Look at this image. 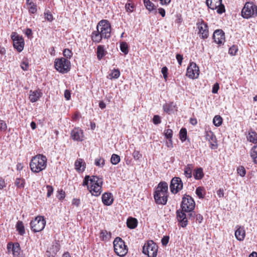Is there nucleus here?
Instances as JSON below:
<instances>
[{
  "label": "nucleus",
  "instance_id": "1",
  "mask_svg": "<svg viewBox=\"0 0 257 257\" xmlns=\"http://www.w3.org/2000/svg\"><path fill=\"white\" fill-rule=\"evenodd\" d=\"M103 181L101 178L96 176L86 175L83 182V186H87V189L92 196L98 197L102 191Z\"/></svg>",
  "mask_w": 257,
  "mask_h": 257
},
{
  "label": "nucleus",
  "instance_id": "2",
  "mask_svg": "<svg viewBox=\"0 0 257 257\" xmlns=\"http://www.w3.org/2000/svg\"><path fill=\"white\" fill-rule=\"evenodd\" d=\"M168 186L166 182H161L154 192V197L156 203L165 205L168 201Z\"/></svg>",
  "mask_w": 257,
  "mask_h": 257
},
{
  "label": "nucleus",
  "instance_id": "3",
  "mask_svg": "<svg viewBox=\"0 0 257 257\" xmlns=\"http://www.w3.org/2000/svg\"><path fill=\"white\" fill-rule=\"evenodd\" d=\"M47 165V159L42 154H38L32 158L30 167L32 172L38 173L44 170Z\"/></svg>",
  "mask_w": 257,
  "mask_h": 257
},
{
  "label": "nucleus",
  "instance_id": "4",
  "mask_svg": "<svg viewBox=\"0 0 257 257\" xmlns=\"http://www.w3.org/2000/svg\"><path fill=\"white\" fill-rule=\"evenodd\" d=\"M115 253L120 257L124 256L128 252V248L124 241L119 237H116L113 242Z\"/></svg>",
  "mask_w": 257,
  "mask_h": 257
},
{
  "label": "nucleus",
  "instance_id": "5",
  "mask_svg": "<svg viewBox=\"0 0 257 257\" xmlns=\"http://www.w3.org/2000/svg\"><path fill=\"white\" fill-rule=\"evenodd\" d=\"M257 16V6L253 2H246L241 11V16L244 19L254 18Z\"/></svg>",
  "mask_w": 257,
  "mask_h": 257
},
{
  "label": "nucleus",
  "instance_id": "6",
  "mask_svg": "<svg viewBox=\"0 0 257 257\" xmlns=\"http://www.w3.org/2000/svg\"><path fill=\"white\" fill-rule=\"evenodd\" d=\"M55 68L60 73L65 74L68 72L71 69L69 60L64 57L56 58L54 61Z\"/></svg>",
  "mask_w": 257,
  "mask_h": 257
},
{
  "label": "nucleus",
  "instance_id": "7",
  "mask_svg": "<svg viewBox=\"0 0 257 257\" xmlns=\"http://www.w3.org/2000/svg\"><path fill=\"white\" fill-rule=\"evenodd\" d=\"M96 29L99 30L103 39H108L110 37L111 31V25L106 20H102L98 23Z\"/></svg>",
  "mask_w": 257,
  "mask_h": 257
},
{
  "label": "nucleus",
  "instance_id": "8",
  "mask_svg": "<svg viewBox=\"0 0 257 257\" xmlns=\"http://www.w3.org/2000/svg\"><path fill=\"white\" fill-rule=\"evenodd\" d=\"M158 249L157 244L152 240H149L145 243L143 248V252L148 257H156Z\"/></svg>",
  "mask_w": 257,
  "mask_h": 257
},
{
  "label": "nucleus",
  "instance_id": "9",
  "mask_svg": "<svg viewBox=\"0 0 257 257\" xmlns=\"http://www.w3.org/2000/svg\"><path fill=\"white\" fill-rule=\"evenodd\" d=\"M195 203L193 198L190 195L185 194L181 204L182 210L185 212H190L194 210Z\"/></svg>",
  "mask_w": 257,
  "mask_h": 257
},
{
  "label": "nucleus",
  "instance_id": "10",
  "mask_svg": "<svg viewBox=\"0 0 257 257\" xmlns=\"http://www.w3.org/2000/svg\"><path fill=\"white\" fill-rule=\"evenodd\" d=\"M46 225V220L42 216H37L30 222L32 230L34 232H40L44 229Z\"/></svg>",
  "mask_w": 257,
  "mask_h": 257
},
{
  "label": "nucleus",
  "instance_id": "11",
  "mask_svg": "<svg viewBox=\"0 0 257 257\" xmlns=\"http://www.w3.org/2000/svg\"><path fill=\"white\" fill-rule=\"evenodd\" d=\"M196 26L198 30V34L200 38L206 39L209 36V28L207 23L205 22L203 19H200L198 20Z\"/></svg>",
  "mask_w": 257,
  "mask_h": 257
},
{
  "label": "nucleus",
  "instance_id": "12",
  "mask_svg": "<svg viewBox=\"0 0 257 257\" xmlns=\"http://www.w3.org/2000/svg\"><path fill=\"white\" fill-rule=\"evenodd\" d=\"M11 38L13 41V47L18 52H21L24 47L25 41L22 36L18 35L16 32H13Z\"/></svg>",
  "mask_w": 257,
  "mask_h": 257
},
{
  "label": "nucleus",
  "instance_id": "13",
  "mask_svg": "<svg viewBox=\"0 0 257 257\" xmlns=\"http://www.w3.org/2000/svg\"><path fill=\"white\" fill-rule=\"evenodd\" d=\"M200 73L199 67L195 62H190L187 68L186 76L190 79H196Z\"/></svg>",
  "mask_w": 257,
  "mask_h": 257
},
{
  "label": "nucleus",
  "instance_id": "14",
  "mask_svg": "<svg viewBox=\"0 0 257 257\" xmlns=\"http://www.w3.org/2000/svg\"><path fill=\"white\" fill-rule=\"evenodd\" d=\"M183 184L180 177H175L172 179L170 188L173 194H177L183 189Z\"/></svg>",
  "mask_w": 257,
  "mask_h": 257
},
{
  "label": "nucleus",
  "instance_id": "15",
  "mask_svg": "<svg viewBox=\"0 0 257 257\" xmlns=\"http://www.w3.org/2000/svg\"><path fill=\"white\" fill-rule=\"evenodd\" d=\"M60 249V244L59 241L53 242L51 246L47 250L46 254L48 257H54Z\"/></svg>",
  "mask_w": 257,
  "mask_h": 257
},
{
  "label": "nucleus",
  "instance_id": "16",
  "mask_svg": "<svg viewBox=\"0 0 257 257\" xmlns=\"http://www.w3.org/2000/svg\"><path fill=\"white\" fill-rule=\"evenodd\" d=\"M71 138L75 141L82 142L84 140V134L82 130L79 127L74 128L70 133Z\"/></svg>",
  "mask_w": 257,
  "mask_h": 257
},
{
  "label": "nucleus",
  "instance_id": "17",
  "mask_svg": "<svg viewBox=\"0 0 257 257\" xmlns=\"http://www.w3.org/2000/svg\"><path fill=\"white\" fill-rule=\"evenodd\" d=\"M205 137L210 143L211 149H216L217 147V140L214 133L211 131H207L205 132Z\"/></svg>",
  "mask_w": 257,
  "mask_h": 257
},
{
  "label": "nucleus",
  "instance_id": "18",
  "mask_svg": "<svg viewBox=\"0 0 257 257\" xmlns=\"http://www.w3.org/2000/svg\"><path fill=\"white\" fill-rule=\"evenodd\" d=\"M214 42L218 44H222L225 42L224 33L222 30L218 29L214 31L213 35Z\"/></svg>",
  "mask_w": 257,
  "mask_h": 257
},
{
  "label": "nucleus",
  "instance_id": "19",
  "mask_svg": "<svg viewBox=\"0 0 257 257\" xmlns=\"http://www.w3.org/2000/svg\"><path fill=\"white\" fill-rule=\"evenodd\" d=\"M184 212L182 210L176 211L177 219L182 227H185L188 224V220Z\"/></svg>",
  "mask_w": 257,
  "mask_h": 257
},
{
  "label": "nucleus",
  "instance_id": "20",
  "mask_svg": "<svg viewBox=\"0 0 257 257\" xmlns=\"http://www.w3.org/2000/svg\"><path fill=\"white\" fill-rule=\"evenodd\" d=\"M177 105L173 102L166 103L163 105V109L164 112L168 114H171L177 111Z\"/></svg>",
  "mask_w": 257,
  "mask_h": 257
},
{
  "label": "nucleus",
  "instance_id": "21",
  "mask_svg": "<svg viewBox=\"0 0 257 257\" xmlns=\"http://www.w3.org/2000/svg\"><path fill=\"white\" fill-rule=\"evenodd\" d=\"M102 202L104 205L110 206L113 202V196L110 192H105L101 197Z\"/></svg>",
  "mask_w": 257,
  "mask_h": 257
},
{
  "label": "nucleus",
  "instance_id": "22",
  "mask_svg": "<svg viewBox=\"0 0 257 257\" xmlns=\"http://www.w3.org/2000/svg\"><path fill=\"white\" fill-rule=\"evenodd\" d=\"M42 92L39 89L35 90H30L29 99L32 102H35L37 101L39 98L42 96Z\"/></svg>",
  "mask_w": 257,
  "mask_h": 257
},
{
  "label": "nucleus",
  "instance_id": "23",
  "mask_svg": "<svg viewBox=\"0 0 257 257\" xmlns=\"http://www.w3.org/2000/svg\"><path fill=\"white\" fill-rule=\"evenodd\" d=\"M235 236L238 241H243L245 236V231L243 226H236Z\"/></svg>",
  "mask_w": 257,
  "mask_h": 257
},
{
  "label": "nucleus",
  "instance_id": "24",
  "mask_svg": "<svg viewBox=\"0 0 257 257\" xmlns=\"http://www.w3.org/2000/svg\"><path fill=\"white\" fill-rule=\"evenodd\" d=\"M75 168L78 172L82 173L86 168V163L82 159H78L75 162Z\"/></svg>",
  "mask_w": 257,
  "mask_h": 257
},
{
  "label": "nucleus",
  "instance_id": "25",
  "mask_svg": "<svg viewBox=\"0 0 257 257\" xmlns=\"http://www.w3.org/2000/svg\"><path fill=\"white\" fill-rule=\"evenodd\" d=\"M107 54V51L104 45H98L97 47L96 55L98 60H101Z\"/></svg>",
  "mask_w": 257,
  "mask_h": 257
},
{
  "label": "nucleus",
  "instance_id": "26",
  "mask_svg": "<svg viewBox=\"0 0 257 257\" xmlns=\"http://www.w3.org/2000/svg\"><path fill=\"white\" fill-rule=\"evenodd\" d=\"M222 2V0H206V4L208 8L214 10L217 8Z\"/></svg>",
  "mask_w": 257,
  "mask_h": 257
},
{
  "label": "nucleus",
  "instance_id": "27",
  "mask_svg": "<svg viewBox=\"0 0 257 257\" xmlns=\"http://www.w3.org/2000/svg\"><path fill=\"white\" fill-rule=\"evenodd\" d=\"M246 139L248 142L257 145V133L253 130L248 131Z\"/></svg>",
  "mask_w": 257,
  "mask_h": 257
},
{
  "label": "nucleus",
  "instance_id": "28",
  "mask_svg": "<svg viewBox=\"0 0 257 257\" xmlns=\"http://www.w3.org/2000/svg\"><path fill=\"white\" fill-rule=\"evenodd\" d=\"M102 39L103 38L101 36V33L99 30L96 29V31H94L92 33L91 39L93 42L95 43H98L101 42Z\"/></svg>",
  "mask_w": 257,
  "mask_h": 257
},
{
  "label": "nucleus",
  "instance_id": "29",
  "mask_svg": "<svg viewBox=\"0 0 257 257\" xmlns=\"http://www.w3.org/2000/svg\"><path fill=\"white\" fill-rule=\"evenodd\" d=\"M12 251L14 257H22L21 249L18 242H16L13 244Z\"/></svg>",
  "mask_w": 257,
  "mask_h": 257
},
{
  "label": "nucleus",
  "instance_id": "30",
  "mask_svg": "<svg viewBox=\"0 0 257 257\" xmlns=\"http://www.w3.org/2000/svg\"><path fill=\"white\" fill-rule=\"evenodd\" d=\"M203 169L201 167L195 169L194 170L193 176L195 180H201L204 177Z\"/></svg>",
  "mask_w": 257,
  "mask_h": 257
},
{
  "label": "nucleus",
  "instance_id": "31",
  "mask_svg": "<svg viewBox=\"0 0 257 257\" xmlns=\"http://www.w3.org/2000/svg\"><path fill=\"white\" fill-rule=\"evenodd\" d=\"M250 156L253 163L257 165V145H254L250 150Z\"/></svg>",
  "mask_w": 257,
  "mask_h": 257
},
{
  "label": "nucleus",
  "instance_id": "32",
  "mask_svg": "<svg viewBox=\"0 0 257 257\" xmlns=\"http://www.w3.org/2000/svg\"><path fill=\"white\" fill-rule=\"evenodd\" d=\"M26 184L25 180L21 177L16 178L15 181V185L17 188L21 189L24 188Z\"/></svg>",
  "mask_w": 257,
  "mask_h": 257
},
{
  "label": "nucleus",
  "instance_id": "33",
  "mask_svg": "<svg viewBox=\"0 0 257 257\" xmlns=\"http://www.w3.org/2000/svg\"><path fill=\"white\" fill-rule=\"evenodd\" d=\"M16 228L20 235H24L25 234V227L22 221L19 220L17 222Z\"/></svg>",
  "mask_w": 257,
  "mask_h": 257
},
{
  "label": "nucleus",
  "instance_id": "34",
  "mask_svg": "<svg viewBox=\"0 0 257 257\" xmlns=\"http://www.w3.org/2000/svg\"><path fill=\"white\" fill-rule=\"evenodd\" d=\"M127 226L131 229L136 228L138 224V221L137 219L133 217H129L126 221Z\"/></svg>",
  "mask_w": 257,
  "mask_h": 257
},
{
  "label": "nucleus",
  "instance_id": "35",
  "mask_svg": "<svg viewBox=\"0 0 257 257\" xmlns=\"http://www.w3.org/2000/svg\"><path fill=\"white\" fill-rule=\"evenodd\" d=\"M111 233L106 230H102L100 233V238L102 240H108L111 238Z\"/></svg>",
  "mask_w": 257,
  "mask_h": 257
},
{
  "label": "nucleus",
  "instance_id": "36",
  "mask_svg": "<svg viewBox=\"0 0 257 257\" xmlns=\"http://www.w3.org/2000/svg\"><path fill=\"white\" fill-rule=\"evenodd\" d=\"M120 74V71L118 69H113L111 71L107 78L110 79H117L119 77Z\"/></svg>",
  "mask_w": 257,
  "mask_h": 257
},
{
  "label": "nucleus",
  "instance_id": "37",
  "mask_svg": "<svg viewBox=\"0 0 257 257\" xmlns=\"http://www.w3.org/2000/svg\"><path fill=\"white\" fill-rule=\"evenodd\" d=\"M205 193V190L203 187H198L195 191L196 194L200 199L204 198Z\"/></svg>",
  "mask_w": 257,
  "mask_h": 257
},
{
  "label": "nucleus",
  "instance_id": "38",
  "mask_svg": "<svg viewBox=\"0 0 257 257\" xmlns=\"http://www.w3.org/2000/svg\"><path fill=\"white\" fill-rule=\"evenodd\" d=\"M120 50L124 55H127L129 52V47L127 43L125 42H120Z\"/></svg>",
  "mask_w": 257,
  "mask_h": 257
},
{
  "label": "nucleus",
  "instance_id": "39",
  "mask_svg": "<svg viewBox=\"0 0 257 257\" xmlns=\"http://www.w3.org/2000/svg\"><path fill=\"white\" fill-rule=\"evenodd\" d=\"M192 166L190 164L187 165L184 168V175L187 178H190L192 176Z\"/></svg>",
  "mask_w": 257,
  "mask_h": 257
},
{
  "label": "nucleus",
  "instance_id": "40",
  "mask_svg": "<svg viewBox=\"0 0 257 257\" xmlns=\"http://www.w3.org/2000/svg\"><path fill=\"white\" fill-rule=\"evenodd\" d=\"M144 3L146 9L150 12L155 10L154 4L150 0H144Z\"/></svg>",
  "mask_w": 257,
  "mask_h": 257
},
{
  "label": "nucleus",
  "instance_id": "41",
  "mask_svg": "<svg viewBox=\"0 0 257 257\" xmlns=\"http://www.w3.org/2000/svg\"><path fill=\"white\" fill-rule=\"evenodd\" d=\"M223 122L222 118L219 115H215L213 119V123L216 126H220Z\"/></svg>",
  "mask_w": 257,
  "mask_h": 257
},
{
  "label": "nucleus",
  "instance_id": "42",
  "mask_svg": "<svg viewBox=\"0 0 257 257\" xmlns=\"http://www.w3.org/2000/svg\"><path fill=\"white\" fill-rule=\"evenodd\" d=\"M187 133L185 128H182L179 132V137L180 140L184 142L187 139Z\"/></svg>",
  "mask_w": 257,
  "mask_h": 257
},
{
  "label": "nucleus",
  "instance_id": "43",
  "mask_svg": "<svg viewBox=\"0 0 257 257\" xmlns=\"http://www.w3.org/2000/svg\"><path fill=\"white\" fill-rule=\"evenodd\" d=\"M120 161V157L116 154H113L110 158V162L112 164L116 165Z\"/></svg>",
  "mask_w": 257,
  "mask_h": 257
},
{
  "label": "nucleus",
  "instance_id": "44",
  "mask_svg": "<svg viewBox=\"0 0 257 257\" xmlns=\"http://www.w3.org/2000/svg\"><path fill=\"white\" fill-rule=\"evenodd\" d=\"M94 164L98 167L102 168L105 164V160L101 157L95 159Z\"/></svg>",
  "mask_w": 257,
  "mask_h": 257
},
{
  "label": "nucleus",
  "instance_id": "45",
  "mask_svg": "<svg viewBox=\"0 0 257 257\" xmlns=\"http://www.w3.org/2000/svg\"><path fill=\"white\" fill-rule=\"evenodd\" d=\"M29 12L31 14H35L37 11V5L34 3H30V5L29 6Z\"/></svg>",
  "mask_w": 257,
  "mask_h": 257
},
{
  "label": "nucleus",
  "instance_id": "46",
  "mask_svg": "<svg viewBox=\"0 0 257 257\" xmlns=\"http://www.w3.org/2000/svg\"><path fill=\"white\" fill-rule=\"evenodd\" d=\"M45 19L49 22H52L54 20L53 16L49 11H46L44 13Z\"/></svg>",
  "mask_w": 257,
  "mask_h": 257
},
{
  "label": "nucleus",
  "instance_id": "47",
  "mask_svg": "<svg viewBox=\"0 0 257 257\" xmlns=\"http://www.w3.org/2000/svg\"><path fill=\"white\" fill-rule=\"evenodd\" d=\"M237 51L238 47L236 45H233L229 49L228 53L232 56H234Z\"/></svg>",
  "mask_w": 257,
  "mask_h": 257
},
{
  "label": "nucleus",
  "instance_id": "48",
  "mask_svg": "<svg viewBox=\"0 0 257 257\" xmlns=\"http://www.w3.org/2000/svg\"><path fill=\"white\" fill-rule=\"evenodd\" d=\"M63 54L64 56L66 58V59H70L72 56V51L69 49H65L63 50Z\"/></svg>",
  "mask_w": 257,
  "mask_h": 257
},
{
  "label": "nucleus",
  "instance_id": "49",
  "mask_svg": "<svg viewBox=\"0 0 257 257\" xmlns=\"http://www.w3.org/2000/svg\"><path fill=\"white\" fill-rule=\"evenodd\" d=\"M21 67L24 71L28 70L29 68V62L27 59L23 60L21 64Z\"/></svg>",
  "mask_w": 257,
  "mask_h": 257
},
{
  "label": "nucleus",
  "instance_id": "50",
  "mask_svg": "<svg viewBox=\"0 0 257 257\" xmlns=\"http://www.w3.org/2000/svg\"><path fill=\"white\" fill-rule=\"evenodd\" d=\"M238 174L241 177H244L246 174V170L244 167L240 166L237 169Z\"/></svg>",
  "mask_w": 257,
  "mask_h": 257
},
{
  "label": "nucleus",
  "instance_id": "51",
  "mask_svg": "<svg viewBox=\"0 0 257 257\" xmlns=\"http://www.w3.org/2000/svg\"><path fill=\"white\" fill-rule=\"evenodd\" d=\"M164 135L166 139H172L173 137V131L171 129H167L165 130Z\"/></svg>",
  "mask_w": 257,
  "mask_h": 257
},
{
  "label": "nucleus",
  "instance_id": "52",
  "mask_svg": "<svg viewBox=\"0 0 257 257\" xmlns=\"http://www.w3.org/2000/svg\"><path fill=\"white\" fill-rule=\"evenodd\" d=\"M133 156L135 160H139L142 157V155L140 151L135 150L133 153Z\"/></svg>",
  "mask_w": 257,
  "mask_h": 257
},
{
  "label": "nucleus",
  "instance_id": "53",
  "mask_svg": "<svg viewBox=\"0 0 257 257\" xmlns=\"http://www.w3.org/2000/svg\"><path fill=\"white\" fill-rule=\"evenodd\" d=\"M216 10L217 13L219 14H222L225 11L224 6L222 4V2L221 3V5L217 7Z\"/></svg>",
  "mask_w": 257,
  "mask_h": 257
},
{
  "label": "nucleus",
  "instance_id": "54",
  "mask_svg": "<svg viewBox=\"0 0 257 257\" xmlns=\"http://www.w3.org/2000/svg\"><path fill=\"white\" fill-rule=\"evenodd\" d=\"M46 188L47 191V196L50 197L53 193L54 189L53 187L50 185H47Z\"/></svg>",
  "mask_w": 257,
  "mask_h": 257
},
{
  "label": "nucleus",
  "instance_id": "55",
  "mask_svg": "<svg viewBox=\"0 0 257 257\" xmlns=\"http://www.w3.org/2000/svg\"><path fill=\"white\" fill-rule=\"evenodd\" d=\"M153 122L155 124H159L161 123V119L159 115H155L153 118Z\"/></svg>",
  "mask_w": 257,
  "mask_h": 257
},
{
  "label": "nucleus",
  "instance_id": "56",
  "mask_svg": "<svg viewBox=\"0 0 257 257\" xmlns=\"http://www.w3.org/2000/svg\"><path fill=\"white\" fill-rule=\"evenodd\" d=\"M7 128V125L5 121L0 119V131H5Z\"/></svg>",
  "mask_w": 257,
  "mask_h": 257
},
{
  "label": "nucleus",
  "instance_id": "57",
  "mask_svg": "<svg viewBox=\"0 0 257 257\" xmlns=\"http://www.w3.org/2000/svg\"><path fill=\"white\" fill-rule=\"evenodd\" d=\"M126 11L128 12H132L134 10V5L131 3H126L125 6Z\"/></svg>",
  "mask_w": 257,
  "mask_h": 257
},
{
  "label": "nucleus",
  "instance_id": "58",
  "mask_svg": "<svg viewBox=\"0 0 257 257\" xmlns=\"http://www.w3.org/2000/svg\"><path fill=\"white\" fill-rule=\"evenodd\" d=\"M161 72L163 75V77L165 80H167L168 77V68L167 67L165 66L162 68Z\"/></svg>",
  "mask_w": 257,
  "mask_h": 257
},
{
  "label": "nucleus",
  "instance_id": "59",
  "mask_svg": "<svg viewBox=\"0 0 257 257\" xmlns=\"http://www.w3.org/2000/svg\"><path fill=\"white\" fill-rule=\"evenodd\" d=\"M81 204V201L80 199L73 198L72 201V204L76 207H79Z\"/></svg>",
  "mask_w": 257,
  "mask_h": 257
},
{
  "label": "nucleus",
  "instance_id": "60",
  "mask_svg": "<svg viewBox=\"0 0 257 257\" xmlns=\"http://www.w3.org/2000/svg\"><path fill=\"white\" fill-rule=\"evenodd\" d=\"M24 32L29 38H30L32 37L33 32L31 29L27 28L26 30H25Z\"/></svg>",
  "mask_w": 257,
  "mask_h": 257
},
{
  "label": "nucleus",
  "instance_id": "61",
  "mask_svg": "<svg viewBox=\"0 0 257 257\" xmlns=\"http://www.w3.org/2000/svg\"><path fill=\"white\" fill-rule=\"evenodd\" d=\"M59 195L57 196V198L59 200H62L65 197V192L62 190H61L58 191Z\"/></svg>",
  "mask_w": 257,
  "mask_h": 257
},
{
  "label": "nucleus",
  "instance_id": "62",
  "mask_svg": "<svg viewBox=\"0 0 257 257\" xmlns=\"http://www.w3.org/2000/svg\"><path fill=\"white\" fill-rule=\"evenodd\" d=\"M219 88V84L217 83H215L212 87V92L214 94H216L218 92Z\"/></svg>",
  "mask_w": 257,
  "mask_h": 257
},
{
  "label": "nucleus",
  "instance_id": "63",
  "mask_svg": "<svg viewBox=\"0 0 257 257\" xmlns=\"http://www.w3.org/2000/svg\"><path fill=\"white\" fill-rule=\"evenodd\" d=\"M6 185L5 179L2 177H0V190H2L6 187Z\"/></svg>",
  "mask_w": 257,
  "mask_h": 257
},
{
  "label": "nucleus",
  "instance_id": "64",
  "mask_svg": "<svg viewBox=\"0 0 257 257\" xmlns=\"http://www.w3.org/2000/svg\"><path fill=\"white\" fill-rule=\"evenodd\" d=\"M176 58L178 62V64L180 65H181L183 59V55L180 54H177L176 56Z\"/></svg>",
  "mask_w": 257,
  "mask_h": 257
}]
</instances>
